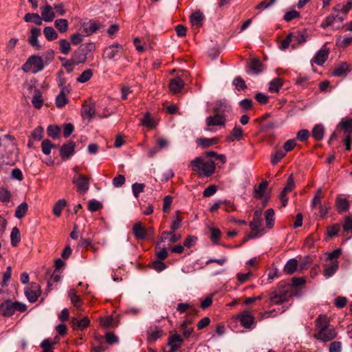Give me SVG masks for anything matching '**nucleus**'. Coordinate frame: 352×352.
Segmentation results:
<instances>
[{
	"label": "nucleus",
	"instance_id": "9d476101",
	"mask_svg": "<svg viewBox=\"0 0 352 352\" xmlns=\"http://www.w3.org/2000/svg\"><path fill=\"white\" fill-rule=\"evenodd\" d=\"M236 319L240 322V324L245 328L250 329L254 322V317L251 315L248 311L238 314Z\"/></svg>",
	"mask_w": 352,
	"mask_h": 352
},
{
	"label": "nucleus",
	"instance_id": "39448f33",
	"mask_svg": "<svg viewBox=\"0 0 352 352\" xmlns=\"http://www.w3.org/2000/svg\"><path fill=\"white\" fill-rule=\"evenodd\" d=\"M346 19V17L339 10L334 7L331 14L328 16L325 21L322 23V27L325 28L328 26H333L336 28H340L342 23Z\"/></svg>",
	"mask_w": 352,
	"mask_h": 352
},
{
	"label": "nucleus",
	"instance_id": "9b49d317",
	"mask_svg": "<svg viewBox=\"0 0 352 352\" xmlns=\"http://www.w3.org/2000/svg\"><path fill=\"white\" fill-rule=\"evenodd\" d=\"M226 122V115L215 113L210 116L206 119V124L208 126H224Z\"/></svg>",
	"mask_w": 352,
	"mask_h": 352
},
{
	"label": "nucleus",
	"instance_id": "6e6d98bb",
	"mask_svg": "<svg viewBox=\"0 0 352 352\" xmlns=\"http://www.w3.org/2000/svg\"><path fill=\"white\" fill-rule=\"evenodd\" d=\"M60 128L57 126H49L47 129V133L49 137L54 139L58 138L60 133Z\"/></svg>",
	"mask_w": 352,
	"mask_h": 352
},
{
	"label": "nucleus",
	"instance_id": "393cba45",
	"mask_svg": "<svg viewBox=\"0 0 352 352\" xmlns=\"http://www.w3.org/2000/svg\"><path fill=\"white\" fill-rule=\"evenodd\" d=\"M69 93L70 91H67L65 88H63V90H60L59 94L56 98V105L57 107L62 108L68 102L67 95Z\"/></svg>",
	"mask_w": 352,
	"mask_h": 352
},
{
	"label": "nucleus",
	"instance_id": "20e7f679",
	"mask_svg": "<svg viewBox=\"0 0 352 352\" xmlns=\"http://www.w3.org/2000/svg\"><path fill=\"white\" fill-rule=\"evenodd\" d=\"M45 63L42 57L32 55L27 60L26 63L23 65L22 69L24 72H31L32 74H36L44 69Z\"/></svg>",
	"mask_w": 352,
	"mask_h": 352
},
{
	"label": "nucleus",
	"instance_id": "c9c22d12",
	"mask_svg": "<svg viewBox=\"0 0 352 352\" xmlns=\"http://www.w3.org/2000/svg\"><path fill=\"white\" fill-rule=\"evenodd\" d=\"M25 22H32L37 25H42V18L37 13H28L24 16Z\"/></svg>",
	"mask_w": 352,
	"mask_h": 352
},
{
	"label": "nucleus",
	"instance_id": "2f4dec72",
	"mask_svg": "<svg viewBox=\"0 0 352 352\" xmlns=\"http://www.w3.org/2000/svg\"><path fill=\"white\" fill-rule=\"evenodd\" d=\"M191 323L192 320L190 318H186L181 324V330L185 338H188L193 331V328L190 327Z\"/></svg>",
	"mask_w": 352,
	"mask_h": 352
},
{
	"label": "nucleus",
	"instance_id": "bf43d9fd",
	"mask_svg": "<svg viewBox=\"0 0 352 352\" xmlns=\"http://www.w3.org/2000/svg\"><path fill=\"white\" fill-rule=\"evenodd\" d=\"M336 204L339 212L345 211L349 208V203L346 199L338 198Z\"/></svg>",
	"mask_w": 352,
	"mask_h": 352
},
{
	"label": "nucleus",
	"instance_id": "58836bf2",
	"mask_svg": "<svg viewBox=\"0 0 352 352\" xmlns=\"http://www.w3.org/2000/svg\"><path fill=\"white\" fill-rule=\"evenodd\" d=\"M268 186L267 181H263L258 188H254V197L258 199H261L264 195L265 189Z\"/></svg>",
	"mask_w": 352,
	"mask_h": 352
},
{
	"label": "nucleus",
	"instance_id": "6ab92c4d",
	"mask_svg": "<svg viewBox=\"0 0 352 352\" xmlns=\"http://www.w3.org/2000/svg\"><path fill=\"white\" fill-rule=\"evenodd\" d=\"M261 212L255 211L254 213L253 220L250 223V229L256 233L261 231V229L262 219L261 218Z\"/></svg>",
	"mask_w": 352,
	"mask_h": 352
},
{
	"label": "nucleus",
	"instance_id": "a18cd8bd",
	"mask_svg": "<svg viewBox=\"0 0 352 352\" xmlns=\"http://www.w3.org/2000/svg\"><path fill=\"white\" fill-rule=\"evenodd\" d=\"M218 140L215 138H199L197 140V144L204 148L217 144Z\"/></svg>",
	"mask_w": 352,
	"mask_h": 352
},
{
	"label": "nucleus",
	"instance_id": "f3484780",
	"mask_svg": "<svg viewBox=\"0 0 352 352\" xmlns=\"http://www.w3.org/2000/svg\"><path fill=\"white\" fill-rule=\"evenodd\" d=\"M184 86V80L182 77H176L172 79L169 84L170 91L176 94L182 91Z\"/></svg>",
	"mask_w": 352,
	"mask_h": 352
},
{
	"label": "nucleus",
	"instance_id": "7c9ffc66",
	"mask_svg": "<svg viewBox=\"0 0 352 352\" xmlns=\"http://www.w3.org/2000/svg\"><path fill=\"white\" fill-rule=\"evenodd\" d=\"M349 71L348 65L346 63H342L334 68L332 75L333 76H345Z\"/></svg>",
	"mask_w": 352,
	"mask_h": 352
},
{
	"label": "nucleus",
	"instance_id": "49530a36",
	"mask_svg": "<svg viewBox=\"0 0 352 352\" xmlns=\"http://www.w3.org/2000/svg\"><path fill=\"white\" fill-rule=\"evenodd\" d=\"M282 85L281 80L280 78H275L270 82L268 90L272 93L278 92Z\"/></svg>",
	"mask_w": 352,
	"mask_h": 352
},
{
	"label": "nucleus",
	"instance_id": "dca6fc26",
	"mask_svg": "<svg viewBox=\"0 0 352 352\" xmlns=\"http://www.w3.org/2000/svg\"><path fill=\"white\" fill-rule=\"evenodd\" d=\"M232 111L231 106L225 101H217L213 107V111L217 114L226 115Z\"/></svg>",
	"mask_w": 352,
	"mask_h": 352
},
{
	"label": "nucleus",
	"instance_id": "4d7b16f0",
	"mask_svg": "<svg viewBox=\"0 0 352 352\" xmlns=\"http://www.w3.org/2000/svg\"><path fill=\"white\" fill-rule=\"evenodd\" d=\"M63 67L65 68L68 73L72 72L76 65H78L73 58L65 59L64 58Z\"/></svg>",
	"mask_w": 352,
	"mask_h": 352
},
{
	"label": "nucleus",
	"instance_id": "de8ad7c7",
	"mask_svg": "<svg viewBox=\"0 0 352 352\" xmlns=\"http://www.w3.org/2000/svg\"><path fill=\"white\" fill-rule=\"evenodd\" d=\"M93 76V70L87 69L85 70L76 79L78 82L85 83L87 82Z\"/></svg>",
	"mask_w": 352,
	"mask_h": 352
},
{
	"label": "nucleus",
	"instance_id": "c85d7f7f",
	"mask_svg": "<svg viewBox=\"0 0 352 352\" xmlns=\"http://www.w3.org/2000/svg\"><path fill=\"white\" fill-rule=\"evenodd\" d=\"M298 261L295 258L289 259L285 264L283 272L287 274H292L297 271Z\"/></svg>",
	"mask_w": 352,
	"mask_h": 352
},
{
	"label": "nucleus",
	"instance_id": "5fc2aeb1",
	"mask_svg": "<svg viewBox=\"0 0 352 352\" xmlns=\"http://www.w3.org/2000/svg\"><path fill=\"white\" fill-rule=\"evenodd\" d=\"M321 199H322V189L319 188L316 191L312 201H311V207L313 209L316 208V207H319L321 204Z\"/></svg>",
	"mask_w": 352,
	"mask_h": 352
},
{
	"label": "nucleus",
	"instance_id": "338daca9",
	"mask_svg": "<svg viewBox=\"0 0 352 352\" xmlns=\"http://www.w3.org/2000/svg\"><path fill=\"white\" fill-rule=\"evenodd\" d=\"M80 50H83L87 55L96 50V46L94 43H87L80 46Z\"/></svg>",
	"mask_w": 352,
	"mask_h": 352
},
{
	"label": "nucleus",
	"instance_id": "4468645a",
	"mask_svg": "<svg viewBox=\"0 0 352 352\" xmlns=\"http://www.w3.org/2000/svg\"><path fill=\"white\" fill-rule=\"evenodd\" d=\"M205 16L204 14L198 10L191 14L190 21L192 27L199 29L204 23Z\"/></svg>",
	"mask_w": 352,
	"mask_h": 352
},
{
	"label": "nucleus",
	"instance_id": "1a4fd4ad",
	"mask_svg": "<svg viewBox=\"0 0 352 352\" xmlns=\"http://www.w3.org/2000/svg\"><path fill=\"white\" fill-rule=\"evenodd\" d=\"M122 47L118 43L113 44L105 48L103 56L109 60H115L122 54Z\"/></svg>",
	"mask_w": 352,
	"mask_h": 352
},
{
	"label": "nucleus",
	"instance_id": "bb28decb",
	"mask_svg": "<svg viewBox=\"0 0 352 352\" xmlns=\"http://www.w3.org/2000/svg\"><path fill=\"white\" fill-rule=\"evenodd\" d=\"M338 262L337 261H332L329 265H325L323 271L324 276L326 278L332 276L338 269Z\"/></svg>",
	"mask_w": 352,
	"mask_h": 352
},
{
	"label": "nucleus",
	"instance_id": "603ef678",
	"mask_svg": "<svg viewBox=\"0 0 352 352\" xmlns=\"http://www.w3.org/2000/svg\"><path fill=\"white\" fill-rule=\"evenodd\" d=\"M10 239H11V243L13 246H16L18 243L21 240V236H20V232L19 230L14 227L12 228L11 234H10Z\"/></svg>",
	"mask_w": 352,
	"mask_h": 352
},
{
	"label": "nucleus",
	"instance_id": "c756f323",
	"mask_svg": "<svg viewBox=\"0 0 352 352\" xmlns=\"http://www.w3.org/2000/svg\"><path fill=\"white\" fill-rule=\"evenodd\" d=\"M68 296L72 305L78 309H80L82 306V300L80 296L77 295L76 290L70 289L68 292Z\"/></svg>",
	"mask_w": 352,
	"mask_h": 352
},
{
	"label": "nucleus",
	"instance_id": "5701e85b",
	"mask_svg": "<svg viewBox=\"0 0 352 352\" xmlns=\"http://www.w3.org/2000/svg\"><path fill=\"white\" fill-rule=\"evenodd\" d=\"M338 126L344 131V135H352V118H342Z\"/></svg>",
	"mask_w": 352,
	"mask_h": 352
},
{
	"label": "nucleus",
	"instance_id": "412c9836",
	"mask_svg": "<svg viewBox=\"0 0 352 352\" xmlns=\"http://www.w3.org/2000/svg\"><path fill=\"white\" fill-rule=\"evenodd\" d=\"M183 342L182 338L178 335L175 334L168 338V344L170 346V352L177 351Z\"/></svg>",
	"mask_w": 352,
	"mask_h": 352
},
{
	"label": "nucleus",
	"instance_id": "052dcab7",
	"mask_svg": "<svg viewBox=\"0 0 352 352\" xmlns=\"http://www.w3.org/2000/svg\"><path fill=\"white\" fill-rule=\"evenodd\" d=\"M43 135V129L38 126L32 131L31 138L35 141H39L42 139Z\"/></svg>",
	"mask_w": 352,
	"mask_h": 352
},
{
	"label": "nucleus",
	"instance_id": "c03bdc74",
	"mask_svg": "<svg viewBox=\"0 0 352 352\" xmlns=\"http://www.w3.org/2000/svg\"><path fill=\"white\" fill-rule=\"evenodd\" d=\"M265 217L266 221V226L269 228L273 227V223L274 221V211L272 208H269L265 212Z\"/></svg>",
	"mask_w": 352,
	"mask_h": 352
},
{
	"label": "nucleus",
	"instance_id": "a878e982",
	"mask_svg": "<svg viewBox=\"0 0 352 352\" xmlns=\"http://www.w3.org/2000/svg\"><path fill=\"white\" fill-rule=\"evenodd\" d=\"M133 233L138 239H144L146 237V230L139 222L134 224Z\"/></svg>",
	"mask_w": 352,
	"mask_h": 352
},
{
	"label": "nucleus",
	"instance_id": "72a5a7b5",
	"mask_svg": "<svg viewBox=\"0 0 352 352\" xmlns=\"http://www.w3.org/2000/svg\"><path fill=\"white\" fill-rule=\"evenodd\" d=\"M55 28L60 33H65L69 29L68 21L65 19H58L54 21Z\"/></svg>",
	"mask_w": 352,
	"mask_h": 352
},
{
	"label": "nucleus",
	"instance_id": "0eeeda50",
	"mask_svg": "<svg viewBox=\"0 0 352 352\" xmlns=\"http://www.w3.org/2000/svg\"><path fill=\"white\" fill-rule=\"evenodd\" d=\"M25 295L30 302H34L41 294V287L36 283H32L30 285L25 289Z\"/></svg>",
	"mask_w": 352,
	"mask_h": 352
},
{
	"label": "nucleus",
	"instance_id": "864d4df0",
	"mask_svg": "<svg viewBox=\"0 0 352 352\" xmlns=\"http://www.w3.org/2000/svg\"><path fill=\"white\" fill-rule=\"evenodd\" d=\"M57 84L60 87V90H63V88L67 89V91H71V87L69 85L67 84V79L63 76L62 72L58 73V76L57 77Z\"/></svg>",
	"mask_w": 352,
	"mask_h": 352
},
{
	"label": "nucleus",
	"instance_id": "09e8293b",
	"mask_svg": "<svg viewBox=\"0 0 352 352\" xmlns=\"http://www.w3.org/2000/svg\"><path fill=\"white\" fill-rule=\"evenodd\" d=\"M286 153L283 150H278L271 155V162L272 164H276L280 162L285 156Z\"/></svg>",
	"mask_w": 352,
	"mask_h": 352
},
{
	"label": "nucleus",
	"instance_id": "37998d69",
	"mask_svg": "<svg viewBox=\"0 0 352 352\" xmlns=\"http://www.w3.org/2000/svg\"><path fill=\"white\" fill-rule=\"evenodd\" d=\"M67 201L65 199H59L54 206L53 208V213L55 216L59 217L61 213L63 208L66 206Z\"/></svg>",
	"mask_w": 352,
	"mask_h": 352
},
{
	"label": "nucleus",
	"instance_id": "4be33fe9",
	"mask_svg": "<svg viewBox=\"0 0 352 352\" xmlns=\"http://www.w3.org/2000/svg\"><path fill=\"white\" fill-rule=\"evenodd\" d=\"M243 136V130L240 126H235L229 135L226 138V140L228 142L235 140H240Z\"/></svg>",
	"mask_w": 352,
	"mask_h": 352
},
{
	"label": "nucleus",
	"instance_id": "774afa93",
	"mask_svg": "<svg viewBox=\"0 0 352 352\" xmlns=\"http://www.w3.org/2000/svg\"><path fill=\"white\" fill-rule=\"evenodd\" d=\"M217 190V186L214 184L208 186L203 192L204 197H209L213 195Z\"/></svg>",
	"mask_w": 352,
	"mask_h": 352
},
{
	"label": "nucleus",
	"instance_id": "423d86ee",
	"mask_svg": "<svg viewBox=\"0 0 352 352\" xmlns=\"http://www.w3.org/2000/svg\"><path fill=\"white\" fill-rule=\"evenodd\" d=\"M72 182L80 194L85 195L89 189L90 179L82 174L76 172L73 177Z\"/></svg>",
	"mask_w": 352,
	"mask_h": 352
},
{
	"label": "nucleus",
	"instance_id": "0e129e2a",
	"mask_svg": "<svg viewBox=\"0 0 352 352\" xmlns=\"http://www.w3.org/2000/svg\"><path fill=\"white\" fill-rule=\"evenodd\" d=\"M145 185L142 183H135L132 185V191L133 195L138 198L140 192L144 191Z\"/></svg>",
	"mask_w": 352,
	"mask_h": 352
},
{
	"label": "nucleus",
	"instance_id": "aec40b11",
	"mask_svg": "<svg viewBox=\"0 0 352 352\" xmlns=\"http://www.w3.org/2000/svg\"><path fill=\"white\" fill-rule=\"evenodd\" d=\"M41 18L46 22L52 21L55 18V13L50 5L46 4L41 10Z\"/></svg>",
	"mask_w": 352,
	"mask_h": 352
},
{
	"label": "nucleus",
	"instance_id": "ea45409f",
	"mask_svg": "<svg viewBox=\"0 0 352 352\" xmlns=\"http://www.w3.org/2000/svg\"><path fill=\"white\" fill-rule=\"evenodd\" d=\"M250 69L253 74H258L263 70V65L258 60H252L249 65Z\"/></svg>",
	"mask_w": 352,
	"mask_h": 352
},
{
	"label": "nucleus",
	"instance_id": "ddd939ff",
	"mask_svg": "<svg viewBox=\"0 0 352 352\" xmlns=\"http://www.w3.org/2000/svg\"><path fill=\"white\" fill-rule=\"evenodd\" d=\"M329 50L323 46L315 55L312 61L318 65H322L327 59Z\"/></svg>",
	"mask_w": 352,
	"mask_h": 352
},
{
	"label": "nucleus",
	"instance_id": "e433bc0d",
	"mask_svg": "<svg viewBox=\"0 0 352 352\" xmlns=\"http://www.w3.org/2000/svg\"><path fill=\"white\" fill-rule=\"evenodd\" d=\"M78 64L85 63L87 58V54L80 50V47L76 50L73 54L72 58Z\"/></svg>",
	"mask_w": 352,
	"mask_h": 352
},
{
	"label": "nucleus",
	"instance_id": "a211bd4d",
	"mask_svg": "<svg viewBox=\"0 0 352 352\" xmlns=\"http://www.w3.org/2000/svg\"><path fill=\"white\" fill-rule=\"evenodd\" d=\"M31 36L28 38L29 43L36 50L41 49V46L38 41V37L41 35V30L34 28L30 31Z\"/></svg>",
	"mask_w": 352,
	"mask_h": 352
},
{
	"label": "nucleus",
	"instance_id": "2eb2a0df",
	"mask_svg": "<svg viewBox=\"0 0 352 352\" xmlns=\"http://www.w3.org/2000/svg\"><path fill=\"white\" fill-rule=\"evenodd\" d=\"M0 311L1 314L6 317H10L14 314V303L10 300L3 302L0 305Z\"/></svg>",
	"mask_w": 352,
	"mask_h": 352
},
{
	"label": "nucleus",
	"instance_id": "79ce46f5",
	"mask_svg": "<svg viewBox=\"0 0 352 352\" xmlns=\"http://www.w3.org/2000/svg\"><path fill=\"white\" fill-rule=\"evenodd\" d=\"M32 105L36 108L40 109L43 104V100L42 99L41 93L39 90L35 89V93L32 100Z\"/></svg>",
	"mask_w": 352,
	"mask_h": 352
},
{
	"label": "nucleus",
	"instance_id": "680f3d73",
	"mask_svg": "<svg viewBox=\"0 0 352 352\" xmlns=\"http://www.w3.org/2000/svg\"><path fill=\"white\" fill-rule=\"evenodd\" d=\"M142 124L144 126L148 127V128H153L155 126V123L153 120V119L151 118L150 113L147 112L144 116L142 118Z\"/></svg>",
	"mask_w": 352,
	"mask_h": 352
},
{
	"label": "nucleus",
	"instance_id": "8fccbe9b",
	"mask_svg": "<svg viewBox=\"0 0 352 352\" xmlns=\"http://www.w3.org/2000/svg\"><path fill=\"white\" fill-rule=\"evenodd\" d=\"M337 10H339L346 18L347 14L352 9V1H349L345 4H338L335 6Z\"/></svg>",
	"mask_w": 352,
	"mask_h": 352
},
{
	"label": "nucleus",
	"instance_id": "f704fd0d",
	"mask_svg": "<svg viewBox=\"0 0 352 352\" xmlns=\"http://www.w3.org/2000/svg\"><path fill=\"white\" fill-rule=\"evenodd\" d=\"M162 335V331L157 327L151 328L147 331V338L151 342H155Z\"/></svg>",
	"mask_w": 352,
	"mask_h": 352
},
{
	"label": "nucleus",
	"instance_id": "f257e3e1",
	"mask_svg": "<svg viewBox=\"0 0 352 352\" xmlns=\"http://www.w3.org/2000/svg\"><path fill=\"white\" fill-rule=\"evenodd\" d=\"M315 323L316 333L314 337L316 339L326 342L333 340L336 337V329L330 324L329 319L325 315H319Z\"/></svg>",
	"mask_w": 352,
	"mask_h": 352
},
{
	"label": "nucleus",
	"instance_id": "69168bd1",
	"mask_svg": "<svg viewBox=\"0 0 352 352\" xmlns=\"http://www.w3.org/2000/svg\"><path fill=\"white\" fill-rule=\"evenodd\" d=\"M54 344L50 339H45L41 344V347L43 349L42 352H54L52 350V346Z\"/></svg>",
	"mask_w": 352,
	"mask_h": 352
},
{
	"label": "nucleus",
	"instance_id": "f03ea898",
	"mask_svg": "<svg viewBox=\"0 0 352 352\" xmlns=\"http://www.w3.org/2000/svg\"><path fill=\"white\" fill-rule=\"evenodd\" d=\"M192 170L197 173L199 176L210 177L215 171L214 162L209 159L196 157L190 162Z\"/></svg>",
	"mask_w": 352,
	"mask_h": 352
},
{
	"label": "nucleus",
	"instance_id": "13d9d810",
	"mask_svg": "<svg viewBox=\"0 0 352 352\" xmlns=\"http://www.w3.org/2000/svg\"><path fill=\"white\" fill-rule=\"evenodd\" d=\"M55 145L52 144L50 140H49L48 139L43 140L41 144L42 151L45 155H49L51 152L52 148Z\"/></svg>",
	"mask_w": 352,
	"mask_h": 352
},
{
	"label": "nucleus",
	"instance_id": "e2e57ef3",
	"mask_svg": "<svg viewBox=\"0 0 352 352\" xmlns=\"http://www.w3.org/2000/svg\"><path fill=\"white\" fill-rule=\"evenodd\" d=\"M233 85L238 91L245 90L247 88L245 81L241 76H237L234 78Z\"/></svg>",
	"mask_w": 352,
	"mask_h": 352
},
{
	"label": "nucleus",
	"instance_id": "3c124183",
	"mask_svg": "<svg viewBox=\"0 0 352 352\" xmlns=\"http://www.w3.org/2000/svg\"><path fill=\"white\" fill-rule=\"evenodd\" d=\"M60 51L64 55H67L71 50V44L66 39L59 41Z\"/></svg>",
	"mask_w": 352,
	"mask_h": 352
},
{
	"label": "nucleus",
	"instance_id": "6e6552de",
	"mask_svg": "<svg viewBox=\"0 0 352 352\" xmlns=\"http://www.w3.org/2000/svg\"><path fill=\"white\" fill-rule=\"evenodd\" d=\"M102 25L100 23L94 21L89 20L87 22H84L82 23L80 31L84 36H90L92 34L96 32L98 30L100 29Z\"/></svg>",
	"mask_w": 352,
	"mask_h": 352
},
{
	"label": "nucleus",
	"instance_id": "f8f14e48",
	"mask_svg": "<svg viewBox=\"0 0 352 352\" xmlns=\"http://www.w3.org/2000/svg\"><path fill=\"white\" fill-rule=\"evenodd\" d=\"M75 143L73 141H68L63 144L60 149V155L64 160L69 158L74 153Z\"/></svg>",
	"mask_w": 352,
	"mask_h": 352
},
{
	"label": "nucleus",
	"instance_id": "473e14b6",
	"mask_svg": "<svg viewBox=\"0 0 352 352\" xmlns=\"http://www.w3.org/2000/svg\"><path fill=\"white\" fill-rule=\"evenodd\" d=\"M324 134V127L322 124H316L312 129L311 135L316 140H321Z\"/></svg>",
	"mask_w": 352,
	"mask_h": 352
},
{
	"label": "nucleus",
	"instance_id": "b1692460",
	"mask_svg": "<svg viewBox=\"0 0 352 352\" xmlns=\"http://www.w3.org/2000/svg\"><path fill=\"white\" fill-rule=\"evenodd\" d=\"M71 323L74 329L82 330L88 327L89 320L87 317H85L81 320H78L76 318H72Z\"/></svg>",
	"mask_w": 352,
	"mask_h": 352
},
{
	"label": "nucleus",
	"instance_id": "7ed1b4c3",
	"mask_svg": "<svg viewBox=\"0 0 352 352\" xmlns=\"http://www.w3.org/2000/svg\"><path fill=\"white\" fill-rule=\"evenodd\" d=\"M291 296L289 287L280 283L276 290L270 293V300L273 304L278 305L288 301Z\"/></svg>",
	"mask_w": 352,
	"mask_h": 352
},
{
	"label": "nucleus",
	"instance_id": "cd10ccee",
	"mask_svg": "<svg viewBox=\"0 0 352 352\" xmlns=\"http://www.w3.org/2000/svg\"><path fill=\"white\" fill-rule=\"evenodd\" d=\"M95 114V107L92 104H84L81 109V115L84 119L90 120Z\"/></svg>",
	"mask_w": 352,
	"mask_h": 352
},
{
	"label": "nucleus",
	"instance_id": "a19ab883",
	"mask_svg": "<svg viewBox=\"0 0 352 352\" xmlns=\"http://www.w3.org/2000/svg\"><path fill=\"white\" fill-rule=\"evenodd\" d=\"M28 209V204L26 202H22L21 204H19L16 207V208L15 210V213H14L15 217L18 219H21L27 213Z\"/></svg>",
	"mask_w": 352,
	"mask_h": 352
},
{
	"label": "nucleus",
	"instance_id": "4c0bfd02",
	"mask_svg": "<svg viewBox=\"0 0 352 352\" xmlns=\"http://www.w3.org/2000/svg\"><path fill=\"white\" fill-rule=\"evenodd\" d=\"M43 34L47 41H53L58 37V33L51 26L45 27L43 30Z\"/></svg>",
	"mask_w": 352,
	"mask_h": 352
}]
</instances>
